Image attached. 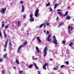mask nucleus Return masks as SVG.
Listing matches in <instances>:
<instances>
[{"label": "nucleus", "mask_w": 74, "mask_h": 74, "mask_svg": "<svg viewBox=\"0 0 74 74\" xmlns=\"http://www.w3.org/2000/svg\"><path fill=\"white\" fill-rule=\"evenodd\" d=\"M53 42L54 43V44H55L56 45H58V41H57V40H56V37H55V36H53Z\"/></svg>", "instance_id": "obj_1"}, {"label": "nucleus", "mask_w": 74, "mask_h": 74, "mask_svg": "<svg viewBox=\"0 0 74 74\" xmlns=\"http://www.w3.org/2000/svg\"><path fill=\"white\" fill-rule=\"evenodd\" d=\"M48 51V48L47 47H46L43 50L44 52V56L45 57L46 56V55H47V51Z\"/></svg>", "instance_id": "obj_2"}, {"label": "nucleus", "mask_w": 74, "mask_h": 74, "mask_svg": "<svg viewBox=\"0 0 74 74\" xmlns=\"http://www.w3.org/2000/svg\"><path fill=\"white\" fill-rule=\"evenodd\" d=\"M29 17L30 18V22H32L34 21V18L33 17V15L32 14H30Z\"/></svg>", "instance_id": "obj_3"}, {"label": "nucleus", "mask_w": 74, "mask_h": 74, "mask_svg": "<svg viewBox=\"0 0 74 74\" xmlns=\"http://www.w3.org/2000/svg\"><path fill=\"white\" fill-rule=\"evenodd\" d=\"M8 41V40H7L5 42V45H4V49H3V51L4 52H6V47H7V42Z\"/></svg>", "instance_id": "obj_4"}, {"label": "nucleus", "mask_w": 74, "mask_h": 74, "mask_svg": "<svg viewBox=\"0 0 74 74\" xmlns=\"http://www.w3.org/2000/svg\"><path fill=\"white\" fill-rule=\"evenodd\" d=\"M68 31L69 34H71V32L73 31V27H72L70 26H68Z\"/></svg>", "instance_id": "obj_5"}, {"label": "nucleus", "mask_w": 74, "mask_h": 74, "mask_svg": "<svg viewBox=\"0 0 74 74\" xmlns=\"http://www.w3.org/2000/svg\"><path fill=\"white\" fill-rule=\"evenodd\" d=\"M38 12H39V9H37L36 10L35 14V16L36 17H37L38 16Z\"/></svg>", "instance_id": "obj_6"}, {"label": "nucleus", "mask_w": 74, "mask_h": 74, "mask_svg": "<svg viewBox=\"0 0 74 74\" xmlns=\"http://www.w3.org/2000/svg\"><path fill=\"white\" fill-rule=\"evenodd\" d=\"M51 37V35L49 34L47 38V40L49 42H51V41L52 38H50Z\"/></svg>", "instance_id": "obj_7"}, {"label": "nucleus", "mask_w": 74, "mask_h": 74, "mask_svg": "<svg viewBox=\"0 0 74 74\" xmlns=\"http://www.w3.org/2000/svg\"><path fill=\"white\" fill-rule=\"evenodd\" d=\"M6 10V8L3 9V8H2V9L0 10V12H1L2 13H4L5 11Z\"/></svg>", "instance_id": "obj_8"}, {"label": "nucleus", "mask_w": 74, "mask_h": 74, "mask_svg": "<svg viewBox=\"0 0 74 74\" xmlns=\"http://www.w3.org/2000/svg\"><path fill=\"white\" fill-rule=\"evenodd\" d=\"M23 47V45H21L20 47H18V51H17V53H19V51H20V49H21V48H22V47Z\"/></svg>", "instance_id": "obj_9"}, {"label": "nucleus", "mask_w": 74, "mask_h": 74, "mask_svg": "<svg viewBox=\"0 0 74 74\" xmlns=\"http://www.w3.org/2000/svg\"><path fill=\"white\" fill-rule=\"evenodd\" d=\"M47 65H48V64L45 63L44 65V66H43V69H44V70H46V68H45V66H47Z\"/></svg>", "instance_id": "obj_10"}, {"label": "nucleus", "mask_w": 74, "mask_h": 74, "mask_svg": "<svg viewBox=\"0 0 74 74\" xmlns=\"http://www.w3.org/2000/svg\"><path fill=\"white\" fill-rule=\"evenodd\" d=\"M37 39L38 42H39V43H40L41 42V40H40V37H39V36L37 37Z\"/></svg>", "instance_id": "obj_11"}, {"label": "nucleus", "mask_w": 74, "mask_h": 74, "mask_svg": "<svg viewBox=\"0 0 74 74\" xmlns=\"http://www.w3.org/2000/svg\"><path fill=\"white\" fill-rule=\"evenodd\" d=\"M22 12H24V11H25V6H24V5H22Z\"/></svg>", "instance_id": "obj_12"}, {"label": "nucleus", "mask_w": 74, "mask_h": 74, "mask_svg": "<svg viewBox=\"0 0 74 74\" xmlns=\"http://www.w3.org/2000/svg\"><path fill=\"white\" fill-rule=\"evenodd\" d=\"M36 49L37 53H40V50H39L38 47H36Z\"/></svg>", "instance_id": "obj_13"}, {"label": "nucleus", "mask_w": 74, "mask_h": 74, "mask_svg": "<svg viewBox=\"0 0 74 74\" xmlns=\"http://www.w3.org/2000/svg\"><path fill=\"white\" fill-rule=\"evenodd\" d=\"M59 66H57L56 67V68H54L53 70H59Z\"/></svg>", "instance_id": "obj_14"}, {"label": "nucleus", "mask_w": 74, "mask_h": 74, "mask_svg": "<svg viewBox=\"0 0 74 74\" xmlns=\"http://www.w3.org/2000/svg\"><path fill=\"white\" fill-rule=\"evenodd\" d=\"M21 25V22L18 21L17 25L18 26H20Z\"/></svg>", "instance_id": "obj_15"}, {"label": "nucleus", "mask_w": 74, "mask_h": 74, "mask_svg": "<svg viewBox=\"0 0 74 74\" xmlns=\"http://www.w3.org/2000/svg\"><path fill=\"white\" fill-rule=\"evenodd\" d=\"M72 45H74V44L73 42H71L69 44V47H71Z\"/></svg>", "instance_id": "obj_16"}, {"label": "nucleus", "mask_w": 74, "mask_h": 74, "mask_svg": "<svg viewBox=\"0 0 74 74\" xmlns=\"http://www.w3.org/2000/svg\"><path fill=\"white\" fill-rule=\"evenodd\" d=\"M34 64L36 69H37L38 70V67L37 66V64H36L35 63H34Z\"/></svg>", "instance_id": "obj_17"}, {"label": "nucleus", "mask_w": 74, "mask_h": 74, "mask_svg": "<svg viewBox=\"0 0 74 74\" xmlns=\"http://www.w3.org/2000/svg\"><path fill=\"white\" fill-rule=\"evenodd\" d=\"M34 56H33L32 57V58L33 60H37L38 59V58H34Z\"/></svg>", "instance_id": "obj_18"}, {"label": "nucleus", "mask_w": 74, "mask_h": 74, "mask_svg": "<svg viewBox=\"0 0 74 74\" xmlns=\"http://www.w3.org/2000/svg\"><path fill=\"white\" fill-rule=\"evenodd\" d=\"M66 19L68 20H69L70 19V16H68L66 17Z\"/></svg>", "instance_id": "obj_19"}, {"label": "nucleus", "mask_w": 74, "mask_h": 74, "mask_svg": "<svg viewBox=\"0 0 74 74\" xmlns=\"http://www.w3.org/2000/svg\"><path fill=\"white\" fill-rule=\"evenodd\" d=\"M64 24V23H61L60 24V25L59 26H58V27H60V26H62V25H63Z\"/></svg>", "instance_id": "obj_20"}, {"label": "nucleus", "mask_w": 74, "mask_h": 74, "mask_svg": "<svg viewBox=\"0 0 74 74\" xmlns=\"http://www.w3.org/2000/svg\"><path fill=\"white\" fill-rule=\"evenodd\" d=\"M9 27V25H8L6 26L5 27V29H7L8 27Z\"/></svg>", "instance_id": "obj_21"}, {"label": "nucleus", "mask_w": 74, "mask_h": 74, "mask_svg": "<svg viewBox=\"0 0 74 74\" xmlns=\"http://www.w3.org/2000/svg\"><path fill=\"white\" fill-rule=\"evenodd\" d=\"M43 26L45 28L46 27V25H47V22H46L45 23H43Z\"/></svg>", "instance_id": "obj_22"}, {"label": "nucleus", "mask_w": 74, "mask_h": 74, "mask_svg": "<svg viewBox=\"0 0 74 74\" xmlns=\"http://www.w3.org/2000/svg\"><path fill=\"white\" fill-rule=\"evenodd\" d=\"M67 15H68V12H66L65 14L63 15V16H67Z\"/></svg>", "instance_id": "obj_23"}, {"label": "nucleus", "mask_w": 74, "mask_h": 74, "mask_svg": "<svg viewBox=\"0 0 74 74\" xmlns=\"http://www.w3.org/2000/svg\"><path fill=\"white\" fill-rule=\"evenodd\" d=\"M27 44V41L26 40L25 41L23 45V46H25Z\"/></svg>", "instance_id": "obj_24"}, {"label": "nucleus", "mask_w": 74, "mask_h": 74, "mask_svg": "<svg viewBox=\"0 0 74 74\" xmlns=\"http://www.w3.org/2000/svg\"><path fill=\"white\" fill-rule=\"evenodd\" d=\"M16 62L17 63V64H19V61L18 60H16Z\"/></svg>", "instance_id": "obj_25"}, {"label": "nucleus", "mask_w": 74, "mask_h": 74, "mask_svg": "<svg viewBox=\"0 0 74 74\" xmlns=\"http://www.w3.org/2000/svg\"><path fill=\"white\" fill-rule=\"evenodd\" d=\"M32 67H33V64H31V65H30L28 67L29 68H32Z\"/></svg>", "instance_id": "obj_26"}, {"label": "nucleus", "mask_w": 74, "mask_h": 74, "mask_svg": "<svg viewBox=\"0 0 74 74\" xmlns=\"http://www.w3.org/2000/svg\"><path fill=\"white\" fill-rule=\"evenodd\" d=\"M44 26V24H42L40 26H39V28H41V27H42V26Z\"/></svg>", "instance_id": "obj_27"}, {"label": "nucleus", "mask_w": 74, "mask_h": 74, "mask_svg": "<svg viewBox=\"0 0 74 74\" xmlns=\"http://www.w3.org/2000/svg\"><path fill=\"white\" fill-rule=\"evenodd\" d=\"M66 40H63L62 41V42L63 44H64L65 43H66Z\"/></svg>", "instance_id": "obj_28"}, {"label": "nucleus", "mask_w": 74, "mask_h": 74, "mask_svg": "<svg viewBox=\"0 0 74 74\" xmlns=\"http://www.w3.org/2000/svg\"><path fill=\"white\" fill-rule=\"evenodd\" d=\"M57 6H58V4H56L55 5H54V9H55V8H56V7H57Z\"/></svg>", "instance_id": "obj_29"}, {"label": "nucleus", "mask_w": 74, "mask_h": 74, "mask_svg": "<svg viewBox=\"0 0 74 74\" xmlns=\"http://www.w3.org/2000/svg\"><path fill=\"white\" fill-rule=\"evenodd\" d=\"M58 14H59L61 16H62L63 15V14L62 13L60 12H58Z\"/></svg>", "instance_id": "obj_30"}, {"label": "nucleus", "mask_w": 74, "mask_h": 74, "mask_svg": "<svg viewBox=\"0 0 74 74\" xmlns=\"http://www.w3.org/2000/svg\"><path fill=\"white\" fill-rule=\"evenodd\" d=\"M65 66H64L63 65H61V66L60 68H61V69H62V68H63V67H64Z\"/></svg>", "instance_id": "obj_31"}, {"label": "nucleus", "mask_w": 74, "mask_h": 74, "mask_svg": "<svg viewBox=\"0 0 74 74\" xmlns=\"http://www.w3.org/2000/svg\"><path fill=\"white\" fill-rule=\"evenodd\" d=\"M50 5V3L49 2L48 3V4H46V6H48Z\"/></svg>", "instance_id": "obj_32"}, {"label": "nucleus", "mask_w": 74, "mask_h": 74, "mask_svg": "<svg viewBox=\"0 0 74 74\" xmlns=\"http://www.w3.org/2000/svg\"><path fill=\"white\" fill-rule=\"evenodd\" d=\"M46 24L47 26H49V25L50 24V23L48 22L47 23V22H46Z\"/></svg>", "instance_id": "obj_33"}, {"label": "nucleus", "mask_w": 74, "mask_h": 74, "mask_svg": "<svg viewBox=\"0 0 74 74\" xmlns=\"http://www.w3.org/2000/svg\"><path fill=\"white\" fill-rule=\"evenodd\" d=\"M0 37H2V34H1V30H0Z\"/></svg>", "instance_id": "obj_34"}, {"label": "nucleus", "mask_w": 74, "mask_h": 74, "mask_svg": "<svg viewBox=\"0 0 74 74\" xmlns=\"http://www.w3.org/2000/svg\"><path fill=\"white\" fill-rule=\"evenodd\" d=\"M7 53L5 54V55H4V57L5 58H6V56H7Z\"/></svg>", "instance_id": "obj_35"}, {"label": "nucleus", "mask_w": 74, "mask_h": 74, "mask_svg": "<svg viewBox=\"0 0 74 74\" xmlns=\"http://www.w3.org/2000/svg\"><path fill=\"white\" fill-rule=\"evenodd\" d=\"M4 34V36H5V37L6 38V37H7V34H6V33H5Z\"/></svg>", "instance_id": "obj_36"}, {"label": "nucleus", "mask_w": 74, "mask_h": 74, "mask_svg": "<svg viewBox=\"0 0 74 74\" xmlns=\"http://www.w3.org/2000/svg\"><path fill=\"white\" fill-rule=\"evenodd\" d=\"M0 62H3V59L0 58Z\"/></svg>", "instance_id": "obj_37"}, {"label": "nucleus", "mask_w": 74, "mask_h": 74, "mask_svg": "<svg viewBox=\"0 0 74 74\" xmlns=\"http://www.w3.org/2000/svg\"><path fill=\"white\" fill-rule=\"evenodd\" d=\"M66 64L67 65H68V64H69V61H66Z\"/></svg>", "instance_id": "obj_38"}, {"label": "nucleus", "mask_w": 74, "mask_h": 74, "mask_svg": "<svg viewBox=\"0 0 74 74\" xmlns=\"http://www.w3.org/2000/svg\"><path fill=\"white\" fill-rule=\"evenodd\" d=\"M38 74H41V73H40V71H38Z\"/></svg>", "instance_id": "obj_39"}, {"label": "nucleus", "mask_w": 74, "mask_h": 74, "mask_svg": "<svg viewBox=\"0 0 74 74\" xmlns=\"http://www.w3.org/2000/svg\"><path fill=\"white\" fill-rule=\"evenodd\" d=\"M22 71H20V74H22Z\"/></svg>", "instance_id": "obj_40"}, {"label": "nucleus", "mask_w": 74, "mask_h": 74, "mask_svg": "<svg viewBox=\"0 0 74 74\" xmlns=\"http://www.w3.org/2000/svg\"><path fill=\"white\" fill-rule=\"evenodd\" d=\"M20 3L21 4H23V1H20Z\"/></svg>", "instance_id": "obj_41"}, {"label": "nucleus", "mask_w": 74, "mask_h": 74, "mask_svg": "<svg viewBox=\"0 0 74 74\" xmlns=\"http://www.w3.org/2000/svg\"><path fill=\"white\" fill-rule=\"evenodd\" d=\"M26 16L25 15H24L23 16V17L24 18H26Z\"/></svg>", "instance_id": "obj_42"}, {"label": "nucleus", "mask_w": 74, "mask_h": 74, "mask_svg": "<svg viewBox=\"0 0 74 74\" xmlns=\"http://www.w3.org/2000/svg\"><path fill=\"white\" fill-rule=\"evenodd\" d=\"M4 70H3L2 71V73H3V74H4Z\"/></svg>", "instance_id": "obj_43"}, {"label": "nucleus", "mask_w": 74, "mask_h": 74, "mask_svg": "<svg viewBox=\"0 0 74 74\" xmlns=\"http://www.w3.org/2000/svg\"><path fill=\"white\" fill-rule=\"evenodd\" d=\"M50 11H52V8H50Z\"/></svg>", "instance_id": "obj_44"}, {"label": "nucleus", "mask_w": 74, "mask_h": 74, "mask_svg": "<svg viewBox=\"0 0 74 74\" xmlns=\"http://www.w3.org/2000/svg\"><path fill=\"white\" fill-rule=\"evenodd\" d=\"M60 4H61V3H60V2L59 3H58L57 4V5H60Z\"/></svg>", "instance_id": "obj_45"}, {"label": "nucleus", "mask_w": 74, "mask_h": 74, "mask_svg": "<svg viewBox=\"0 0 74 74\" xmlns=\"http://www.w3.org/2000/svg\"><path fill=\"white\" fill-rule=\"evenodd\" d=\"M4 24H3L2 27H4Z\"/></svg>", "instance_id": "obj_46"}, {"label": "nucleus", "mask_w": 74, "mask_h": 74, "mask_svg": "<svg viewBox=\"0 0 74 74\" xmlns=\"http://www.w3.org/2000/svg\"><path fill=\"white\" fill-rule=\"evenodd\" d=\"M47 34H49V32H48V31H47Z\"/></svg>", "instance_id": "obj_47"}, {"label": "nucleus", "mask_w": 74, "mask_h": 74, "mask_svg": "<svg viewBox=\"0 0 74 74\" xmlns=\"http://www.w3.org/2000/svg\"><path fill=\"white\" fill-rule=\"evenodd\" d=\"M61 11L60 9H58L57 10V11Z\"/></svg>", "instance_id": "obj_48"}, {"label": "nucleus", "mask_w": 74, "mask_h": 74, "mask_svg": "<svg viewBox=\"0 0 74 74\" xmlns=\"http://www.w3.org/2000/svg\"><path fill=\"white\" fill-rule=\"evenodd\" d=\"M58 19H59V18L58 17H57V19H56L57 21H58Z\"/></svg>", "instance_id": "obj_49"}, {"label": "nucleus", "mask_w": 74, "mask_h": 74, "mask_svg": "<svg viewBox=\"0 0 74 74\" xmlns=\"http://www.w3.org/2000/svg\"><path fill=\"white\" fill-rule=\"evenodd\" d=\"M9 45H10V46H11V43L10 42V43H9Z\"/></svg>", "instance_id": "obj_50"}, {"label": "nucleus", "mask_w": 74, "mask_h": 74, "mask_svg": "<svg viewBox=\"0 0 74 74\" xmlns=\"http://www.w3.org/2000/svg\"><path fill=\"white\" fill-rule=\"evenodd\" d=\"M3 33H5V30H4L3 31Z\"/></svg>", "instance_id": "obj_51"}, {"label": "nucleus", "mask_w": 74, "mask_h": 74, "mask_svg": "<svg viewBox=\"0 0 74 74\" xmlns=\"http://www.w3.org/2000/svg\"><path fill=\"white\" fill-rule=\"evenodd\" d=\"M3 23H4V21H2V24H3Z\"/></svg>", "instance_id": "obj_52"}, {"label": "nucleus", "mask_w": 74, "mask_h": 74, "mask_svg": "<svg viewBox=\"0 0 74 74\" xmlns=\"http://www.w3.org/2000/svg\"><path fill=\"white\" fill-rule=\"evenodd\" d=\"M28 64H26V66L27 67V65H28Z\"/></svg>", "instance_id": "obj_53"}, {"label": "nucleus", "mask_w": 74, "mask_h": 74, "mask_svg": "<svg viewBox=\"0 0 74 74\" xmlns=\"http://www.w3.org/2000/svg\"><path fill=\"white\" fill-rule=\"evenodd\" d=\"M44 33H46V31H44Z\"/></svg>", "instance_id": "obj_54"}, {"label": "nucleus", "mask_w": 74, "mask_h": 74, "mask_svg": "<svg viewBox=\"0 0 74 74\" xmlns=\"http://www.w3.org/2000/svg\"><path fill=\"white\" fill-rule=\"evenodd\" d=\"M56 0H55L54 2H53V3H55V1H56Z\"/></svg>", "instance_id": "obj_55"}, {"label": "nucleus", "mask_w": 74, "mask_h": 74, "mask_svg": "<svg viewBox=\"0 0 74 74\" xmlns=\"http://www.w3.org/2000/svg\"><path fill=\"white\" fill-rule=\"evenodd\" d=\"M69 8H70V7H69V6H68V9H69Z\"/></svg>", "instance_id": "obj_56"}, {"label": "nucleus", "mask_w": 74, "mask_h": 74, "mask_svg": "<svg viewBox=\"0 0 74 74\" xmlns=\"http://www.w3.org/2000/svg\"><path fill=\"white\" fill-rule=\"evenodd\" d=\"M28 34H29V33H27V36H28Z\"/></svg>", "instance_id": "obj_57"}, {"label": "nucleus", "mask_w": 74, "mask_h": 74, "mask_svg": "<svg viewBox=\"0 0 74 74\" xmlns=\"http://www.w3.org/2000/svg\"><path fill=\"white\" fill-rule=\"evenodd\" d=\"M13 68V69H15V68H16V67H14Z\"/></svg>", "instance_id": "obj_58"}, {"label": "nucleus", "mask_w": 74, "mask_h": 74, "mask_svg": "<svg viewBox=\"0 0 74 74\" xmlns=\"http://www.w3.org/2000/svg\"><path fill=\"white\" fill-rule=\"evenodd\" d=\"M52 60V59H50L49 60Z\"/></svg>", "instance_id": "obj_59"}, {"label": "nucleus", "mask_w": 74, "mask_h": 74, "mask_svg": "<svg viewBox=\"0 0 74 74\" xmlns=\"http://www.w3.org/2000/svg\"><path fill=\"white\" fill-rule=\"evenodd\" d=\"M9 0V1H11V0Z\"/></svg>", "instance_id": "obj_60"}]
</instances>
